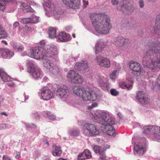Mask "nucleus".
<instances>
[{
    "instance_id": "f257e3e1",
    "label": "nucleus",
    "mask_w": 160,
    "mask_h": 160,
    "mask_svg": "<svg viewBox=\"0 0 160 160\" xmlns=\"http://www.w3.org/2000/svg\"><path fill=\"white\" fill-rule=\"evenodd\" d=\"M147 46L149 49L143 55L142 63L145 67L141 72L146 78L148 77L150 73L148 69L157 72L160 68V49H156L160 48V41L156 39L149 40Z\"/></svg>"
},
{
    "instance_id": "f03ea898",
    "label": "nucleus",
    "mask_w": 160,
    "mask_h": 160,
    "mask_svg": "<svg viewBox=\"0 0 160 160\" xmlns=\"http://www.w3.org/2000/svg\"><path fill=\"white\" fill-rule=\"evenodd\" d=\"M90 18L97 32L101 34H107L110 30L112 25L108 16L93 13L90 15Z\"/></svg>"
},
{
    "instance_id": "7ed1b4c3",
    "label": "nucleus",
    "mask_w": 160,
    "mask_h": 160,
    "mask_svg": "<svg viewBox=\"0 0 160 160\" xmlns=\"http://www.w3.org/2000/svg\"><path fill=\"white\" fill-rule=\"evenodd\" d=\"M93 118L99 123L105 126V130L107 134L110 136L115 135V129L112 126L115 123V119L111 117L106 112L101 111H96L93 115Z\"/></svg>"
},
{
    "instance_id": "20e7f679",
    "label": "nucleus",
    "mask_w": 160,
    "mask_h": 160,
    "mask_svg": "<svg viewBox=\"0 0 160 160\" xmlns=\"http://www.w3.org/2000/svg\"><path fill=\"white\" fill-rule=\"evenodd\" d=\"M73 90L75 94L82 96L83 100L85 101H94L98 97L96 92L89 88L75 86Z\"/></svg>"
},
{
    "instance_id": "39448f33",
    "label": "nucleus",
    "mask_w": 160,
    "mask_h": 160,
    "mask_svg": "<svg viewBox=\"0 0 160 160\" xmlns=\"http://www.w3.org/2000/svg\"><path fill=\"white\" fill-rule=\"evenodd\" d=\"M52 90L63 101L66 100L69 94V90L65 85L60 86L56 84H53L52 85Z\"/></svg>"
},
{
    "instance_id": "423d86ee",
    "label": "nucleus",
    "mask_w": 160,
    "mask_h": 160,
    "mask_svg": "<svg viewBox=\"0 0 160 160\" xmlns=\"http://www.w3.org/2000/svg\"><path fill=\"white\" fill-rule=\"evenodd\" d=\"M143 133L150 134L153 139L158 141L160 140V127L157 126H146L143 128Z\"/></svg>"
},
{
    "instance_id": "0eeeda50",
    "label": "nucleus",
    "mask_w": 160,
    "mask_h": 160,
    "mask_svg": "<svg viewBox=\"0 0 160 160\" xmlns=\"http://www.w3.org/2000/svg\"><path fill=\"white\" fill-rule=\"evenodd\" d=\"M133 3V0H123L120 2L117 7V9L122 13H131L134 10V8L132 5Z\"/></svg>"
},
{
    "instance_id": "6e6552de",
    "label": "nucleus",
    "mask_w": 160,
    "mask_h": 160,
    "mask_svg": "<svg viewBox=\"0 0 160 160\" xmlns=\"http://www.w3.org/2000/svg\"><path fill=\"white\" fill-rule=\"evenodd\" d=\"M27 71L31 73L32 76L35 79H37L42 75V72L41 69L33 62L28 61L27 62Z\"/></svg>"
},
{
    "instance_id": "1a4fd4ad",
    "label": "nucleus",
    "mask_w": 160,
    "mask_h": 160,
    "mask_svg": "<svg viewBox=\"0 0 160 160\" xmlns=\"http://www.w3.org/2000/svg\"><path fill=\"white\" fill-rule=\"evenodd\" d=\"M82 132L84 135L87 137H95L99 133L96 127L93 124L89 123L84 124Z\"/></svg>"
},
{
    "instance_id": "9d476101",
    "label": "nucleus",
    "mask_w": 160,
    "mask_h": 160,
    "mask_svg": "<svg viewBox=\"0 0 160 160\" xmlns=\"http://www.w3.org/2000/svg\"><path fill=\"white\" fill-rule=\"evenodd\" d=\"M40 43L38 47H34L30 50L28 55L30 57L38 60L45 57L44 47L42 46L40 42Z\"/></svg>"
},
{
    "instance_id": "9b49d317",
    "label": "nucleus",
    "mask_w": 160,
    "mask_h": 160,
    "mask_svg": "<svg viewBox=\"0 0 160 160\" xmlns=\"http://www.w3.org/2000/svg\"><path fill=\"white\" fill-rule=\"evenodd\" d=\"M42 46L44 47L45 57H51L53 55H57L58 54L56 47L54 45H46L44 41L40 42Z\"/></svg>"
},
{
    "instance_id": "f8f14e48",
    "label": "nucleus",
    "mask_w": 160,
    "mask_h": 160,
    "mask_svg": "<svg viewBox=\"0 0 160 160\" xmlns=\"http://www.w3.org/2000/svg\"><path fill=\"white\" fill-rule=\"evenodd\" d=\"M67 77L70 81L75 84L82 83L83 80L81 76L73 70L69 72L67 74Z\"/></svg>"
},
{
    "instance_id": "ddd939ff",
    "label": "nucleus",
    "mask_w": 160,
    "mask_h": 160,
    "mask_svg": "<svg viewBox=\"0 0 160 160\" xmlns=\"http://www.w3.org/2000/svg\"><path fill=\"white\" fill-rule=\"evenodd\" d=\"M43 63L44 66L53 74H57L59 72V68L51 61L47 59H44L43 61Z\"/></svg>"
},
{
    "instance_id": "4468645a",
    "label": "nucleus",
    "mask_w": 160,
    "mask_h": 160,
    "mask_svg": "<svg viewBox=\"0 0 160 160\" xmlns=\"http://www.w3.org/2000/svg\"><path fill=\"white\" fill-rule=\"evenodd\" d=\"M136 98L139 102L142 105H146L149 103V98L143 92L139 91L137 92Z\"/></svg>"
},
{
    "instance_id": "2eb2a0df",
    "label": "nucleus",
    "mask_w": 160,
    "mask_h": 160,
    "mask_svg": "<svg viewBox=\"0 0 160 160\" xmlns=\"http://www.w3.org/2000/svg\"><path fill=\"white\" fill-rule=\"evenodd\" d=\"M145 146V142L135 143L134 152V154L138 156H142L144 153V147Z\"/></svg>"
},
{
    "instance_id": "dca6fc26",
    "label": "nucleus",
    "mask_w": 160,
    "mask_h": 160,
    "mask_svg": "<svg viewBox=\"0 0 160 160\" xmlns=\"http://www.w3.org/2000/svg\"><path fill=\"white\" fill-rule=\"evenodd\" d=\"M63 3L70 8L74 9L79 8L80 0H62Z\"/></svg>"
},
{
    "instance_id": "f3484780",
    "label": "nucleus",
    "mask_w": 160,
    "mask_h": 160,
    "mask_svg": "<svg viewBox=\"0 0 160 160\" xmlns=\"http://www.w3.org/2000/svg\"><path fill=\"white\" fill-rule=\"evenodd\" d=\"M93 150L95 153L98 154L99 155L98 160H106L105 153L106 149L104 148L96 145L93 147Z\"/></svg>"
},
{
    "instance_id": "a211bd4d",
    "label": "nucleus",
    "mask_w": 160,
    "mask_h": 160,
    "mask_svg": "<svg viewBox=\"0 0 160 160\" xmlns=\"http://www.w3.org/2000/svg\"><path fill=\"white\" fill-rule=\"evenodd\" d=\"M48 87H45L42 88V92L41 93L42 97L45 100H48L51 98L53 96V93L52 90Z\"/></svg>"
},
{
    "instance_id": "6ab92c4d",
    "label": "nucleus",
    "mask_w": 160,
    "mask_h": 160,
    "mask_svg": "<svg viewBox=\"0 0 160 160\" xmlns=\"http://www.w3.org/2000/svg\"><path fill=\"white\" fill-rule=\"evenodd\" d=\"M96 59L98 63L100 66L104 68H108L110 67V61L108 58L99 55L97 56Z\"/></svg>"
},
{
    "instance_id": "aec40b11",
    "label": "nucleus",
    "mask_w": 160,
    "mask_h": 160,
    "mask_svg": "<svg viewBox=\"0 0 160 160\" xmlns=\"http://www.w3.org/2000/svg\"><path fill=\"white\" fill-rule=\"evenodd\" d=\"M114 44L118 47L127 45L130 43L128 39H125L122 37H118L116 38L114 40Z\"/></svg>"
},
{
    "instance_id": "412c9836",
    "label": "nucleus",
    "mask_w": 160,
    "mask_h": 160,
    "mask_svg": "<svg viewBox=\"0 0 160 160\" xmlns=\"http://www.w3.org/2000/svg\"><path fill=\"white\" fill-rule=\"evenodd\" d=\"M153 29V33L160 37V13L156 17V23Z\"/></svg>"
},
{
    "instance_id": "4be33fe9",
    "label": "nucleus",
    "mask_w": 160,
    "mask_h": 160,
    "mask_svg": "<svg viewBox=\"0 0 160 160\" xmlns=\"http://www.w3.org/2000/svg\"><path fill=\"white\" fill-rule=\"evenodd\" d=\"M129 67L133 71L137 72H141V66L137 62L131 61L130 62Z\"/></svg>"
},
{
    "instance_id": "5701e85b",
    "label": "nucleus",
    "mask_w": 160,
    "mask_h": 160,
    "mask_svg": "<svg viewBox=\"0 0 160 160\" xmlns=\"http://www.w3.org/2000/svg\"><path fill=\"white\" fill-rule=\"evenodd\" d=\"M105 47L104 42L101 40H99L96 43L95 47V52L96 54L101 52Z\"/></svg>"
},
{
    "instance_id": "b1692460",
    "label": "nucleus",
    "mask_w": 160,
    "mask_h": 160,
    "mask_svg": "<svg viewBox=\"0 0 160 160\" xmlns=\"http://www.w3.org/2000/svg\"><path fill=\"white\" fill-rule=\"evenodd\" d=\"M13 55V52L11 51L8 49L4 48L2 50V56L3 58L9 59L12 57Z\"/></svg>"
},
{
    "instance_id": "393cba45",
    "label": "nucleus",
    "mask_w": 160,
    "mask_h": 160,
    "mask_svg": "<svg viewBox=\"0 0 160 160\" xmlns=\"http://www.w3.org/2000/svg\"><path fill=\"white\" fill-rule=\"evenodd\" d=\"M91 157L90 152L87 149H85L82 153L78 155V159L80 160L89 158Z\"/></svg>"
},
{
    "instance_id": "a878e982",
    "label": "nucleus",
    "mask_w": 160,
    "mask_h": 160,
    "mask_svg": "<svg viewBox=\"0 0 160 160\" xmlns=\"http://www.w3.org/2000/svg\"><path fill=\"white\" fill-rule=\"evenodd\" d=\"M69 35L63 32H61L57 35V38L62 42L68 41L69 38Z\"/></svg>"
},
{
    "instance_id": "bb28decb",
    "label": "nucleus",
    "mask_w": 160,
    "mask_h": 160,
    "mask_svg": "<svg viewBox=\"0 0 160 160\" xmlns=\"http://www.w3.org/2000/svg\"><path fill=\"white\" fill-rule=\"evenodd\" d=\"M62 151L61 148L57 146L55 144H53L52 147V154L54 156H59L62 154Z\"/></svg>"
},
{
    "instance_id": "cd10ccee",
    "label": "nucleus",
    "mask_w": 160,
    "mask_h": 160,
    "mask_svg": "<svg viewBox=\"0 0 160 160\" xmlns=\"http://www.w3.org/2000/svg\"><path fill=\"white\" fill-rule=\"evenodd\" d=\"M0 77L4 82H6L11 81V78L2 69H0Z\"/></svg>"
},
{
    "instance_id": "c85d7f7f",
    "label": "nucleus",
    "mask_w": 160,
    "mask_h": 160,
    "mask_svg": "<svg viewBox=\"0 0 160 160\" xmlns=\"http://www.w3.org/2000/svg\"><path fill=\"white\" fill-rule=\"evenodd\" d=\"M82 62H76L75 65L77 69L78 70H83L88 68V65L87 64V61L85 60Z\"/></svg>"
},
{
    "instance_id": "c756f323",
    "label": "nucleus",
    "mask_w": 160,
    "mask_h": 160,
    "mask_svg": "<svg viewBox=\"0 0 160 160\" xmlns=\"http://www.w3.org/2000/svg\"><path fill=\"white\" fill-rule=\"evenodd\" d=\"M133 82L131 80H127L126 82H123L120 85V87L123 89L130 90L132 88Z\"/></svg>"
},
{
    "instance_id": "7c9ffc66",
    "label": "nucleus",
    "mask_w": 160,
    "mask_h": 160,
    "mask_svg": "<svg viewBox=\"0 0 160 160\" xmlns=\"http://www.w3.org/2000/svg\"><path fill=\"white\" fill-rule=\"evenodd\" d=\"M21 7L22 9L25 10V12H32L34 13L35 12V11L26 3H22L21 6Z\"/></svg>"
},
{
    "instance_id": "2f4dec72",
    "label": "nucleus",
    "mask_w": 160,
    "mask_h": 160,
    "mask_svg": "<svg viewBox=\"0 0 160 160\" xmlns=\"http://www.w3.org/2000/svg\"><path fill=\"white\" fill-rule=\"evenodd\" d=\"M12 46L13 49L18 52H21L23 51L24 47L22 44H19L16 43H13Z\"/></svg>"
},
{
    "instance_id": "473e14b6",
    "label": "nucleus",
    "mask_w": 160,
    "mask_h": 160,
    "mask_svg": "<svg viewBox=\"0 0 160 160\" xmlns=\"http://www.w3.org/2000/svg\"><path fill=\"white\" fill-rule=\"evenodd\" d=\"M56 30L52 27H50L48 31V34L50 38H57V35H56Z\"/></svg>"
},
{
    "instance_id": "72a5a7b5",
    "label": "nucleus",
    "mask_w": 160,
    "mask_h": 160,
    "mask_svg": "<svg viewBox=\"0 0 160 160\" xmlns=\"http://www.w3.org/2000/svg\"><path fill=\"white\" fill-rule=\"evenodd\" d=\"M80 133V131L77 129H72L69 130L68 132L69 135L72 137L78 136Z\"/></svg>"
},
{
    "instance_id": "f704fd0d",
    "label": "nucleus",
    "mask_w": 160,
    "mask_h": 160,
    "mask_svg": "<svg viewBox=\"0 0 160 160\" xmlns=\"http://www.w3.org/2000/svg\"><path fill=\"white\" fill-rule=\"evenodd\" d=\"M99 84L102 89L104 91L108 90L109 88V86L108 84L105 83L102 80H100L99 81Z\"/></svg>"
},
{
    "instance_id": "c9c22d12",
    "label": "nucleus",
    "mask_w": 160,
    "mask_h": 160,
    "mask_svg": "<svg viewBox=\"0 0 160 160\" xmlns=\"http://www.w3.org/2000/svg\"><path fill=\"white\" fill-rule=\"evenodd\" d=\"M7 37L6 31L1 27H0V39H3Z\"/></svg>"
},
{
    "instance_id": "e433bc0d",
    "label": "nucleus",
    "mask_w": 160,
    "mask_h": 160,
    "mask_svg": "<svg viewBox=\"0 0 160 160\" xmlns=\"http://www.w3.org/2000/svg\"><path fill=\"white\" fill-rule=\"evenodd\" d=\"M9 2L8 0H0V10L3 11L5 9L6 3Z\"/></svg>"
},
{
    "instance_id": "4c0bfd02",
    "label": "nucleus",
    "mask_w": 160,
    "mask_h": 160,
    "mask_svg": "<svg viewBox=\"0 0 160 160\" xmlns=\"http://www.w3.org/2000/svg\"><path fill=\"white\" fill-rule=\"evenodd\" d=\"M46 6L47 7L50 9L51 10L53 11L55 10L54 6L53 4L50 1H48L46 3Z\"/></svg>"
},
{
    "instance_id": "58836bf2",
    "label": "nucleus",
    "mask_w": 160,
    "mask_h": 160,
    "mask_svg": "<svg viewBox=\"0 0 160 160\" xmlns=\"http://www.w3.org/2000/svg\"><path fill=\"white\" fill-rule=\"evenodd\" d=\"M38 17H37L36 16L33 15L31 18H29L30 23H37L38 22Z\"/></svg>"
},
{
    "instance_id": "ea45409f",
    "label": "nucleus",
    "mask_w": 160,
    "mask_h": 160,
    "mask_svg": "<svg viewBox=\"0 0 160 160\" xmlns=\"http://www.w3.org/2000/svg\"><path fill=\"white\" fill-rule=\"evenodd\" d=\"M12 126L10 124L2 123L0 124V130L9 129L11 128Z\"/></svg>"
},
{
    "instance_id": "a19ab883",
    "label": "nucleus",
    "mask_w": 160,
    "mask_h": 160,
    "mask_svg": "<svg viewBox=\"0 0 160 160\" xmlns=\"http://www.w3.org/2000/svg\"><path fill=\"white\" fill-rule=\"evenodd\" d=\"M46 114L50 119L52 120H54L55 119V116L54 115L52 114L50 112H48L46 113Z\"/></svg>"
},
{
    "instance_id": "79ce46f5",
    "label": "nucleus",
    "mask_w": 160,
    "mask_h": 160,
    "mask_svg": "<svg viewBox=\"0 0 160 160\" xmlns=\"http://www.w3.org/2000/svg\"><path fill=\"white\" fill-rule=\"evenodd\" d=\"M29 18H23L21 21V22L23 24L30 23Z\"/></svg>"
},
{
    "instance_id": "37998d69",
    "label": "nucleus",
    "mask_w": 160,
    "mask_h": 160,
    "mask_svg": "<svg viewBox=\"0 0 160 160\" xmlns=\"http://www.w3.org/2000/svg\"><path fill=\"white\" fill-rule=\"evenodd\" d=\"M32 29V28L25 26L23 28V31L24 34L27 33L28 31H30Z\"/></svg>"
},
{
    "instance_id": "c03bdc74",
    "label": "nucleus",
    "mask_w": 160,
    "mask_h": 160,
    "mask_svg": "<svg viewBox=\"0 0 160 160\" xmlns=\"http://www.w3.org/2000/svg\"><path fill=\"white\" fill-rule=\"evenodd\" d=\"M33 117L36 121H38L39 120L40 116L37 112H36L33 114Z\"/></svg>"
},
{
    "instance_id": "a18cd8bd",
    "label": "nucleus",
    "mask_w": 160,
    "mask_h": 160,
    "mask_svg": "<svg viewBox=\"0 0 160 160\" xmlns=\"http://www.w3.org/2000/svg\"><path fill=\"white\" fill-rule=\"evenodd\" d=\"M27 2L31 5L35 6L36 7H38V4L35 3L33 0H27Z\"/></svg>"
},
{
    "instance_id": "49530a36",
    "label": "nucleus",
    "mask_w": 160,
    "mask_h": 160,
    "mask_svg": "<svg viewBox=\"0 0 160 160\" xmlns=\"http://www.w3.org/2000/svg\"><path fill=\"white\" fill-rule=\"evenodd\" d=\"M110 92L112 95L114 96H117L119 94L118 92L114 89H112L110 91Z\"/></svg>"
},
{
    "instance_id": "de8ad7c7",
    "label": "nucleus",
    "mask_w": 160,
    "mask_h": 160,
    "mask_svg": "<svg viewBox=\"0 0 160 160\" xmlns=\"http://www.w3.org/2000/svg\"><path fill=\"white\" fill-rule=\"evenodd\" d=\"M117 72L116 70L114 71L110 75V78L112 79H114L116 78V74Z\"/></svg>"
},
{
    "instance_id": "09e8293b",
    "label": "nucleus",
    "mask_w": 160,
    "mask_h": 160,
    "mask_svg": "<svg viewBox=\"0 0 160 160\" xmlns=\"http://www.w3.org/2000/svg\"><path fill=\"white\" fill-rule=\"evenodd\" d=\"M62 12L61 11L58 10L57 12H56V13L55 14V18H58L60 17V15L62 14Z\"/></svg>"
},
{
    "instance_id": "8fccbe9b",
    "label": "nucleus",
    "mask_w": 160,
    "mask_h": 160,
    "mask_svg": "<svg viewBox=\"0 0 160 160\" xmlns=\"http://www.w3.org/2000/svg\"><path fill=\"white\" fill-rule=\"evenodd\" d=\"M83 8H86L88 4V1H86L85 0H83Z\"/></svg>"
},
{
    "instance_id": "3c124183",
    "label": "nucleus",
    "mask_w": 160,
    "mask_h": 160,
    "mask_svg": "<svg viewBox=\"0 0 160 160\" xmlns=\"http://www.w3.org/2000/svg\"><path fill=\"white\" fill-rule=\"evenodd\" d=\"M139 5L140 8H143L144 6V1L143 0H140L139 1Z\"/></svg>"
},
{
    "instance_id": "603ef678",
    "label": "nucleus",
    "mask_w": 160,
    "mask_h": 160,
    "mask_svg": "<svg viewBox=\"0 0 160 160\" xmlns=\"http://www.w3.org/2000/svg\"><path fill=\"white\" fill-rule=\"evenodd\" d=\"M2 160H11V158L9 156L5 155L3 156Z\"/></svg>"
},
{
    "instance_id": "864d4df0",
    "label": "nucleus",
    "mask_w": 160,
    "mask_h": 160,
    "mask_svg": "<svg viewBox=\"0 0 160 160\" xmlns=\"http://www.w3.org/2000/svg\"><path fill=\"white\" fill-rule=\"evenodd\" d=\"M111 2L113 5H117L118 4V0H112Z\"/></svg>"
},
{
    "instance_id": "5fc2aeb1",
    "label": "nucleus",
    "mask_w": 160,
    "mask_h": 160,
    "mask_svg": "<svg viewBox=\"0 0 160 160\" xmlns=\"http://www.w3.org/2000/svg\"><path fill=\"white\" fill-rule=\"evenodd\" d=\"M42 142L46 144L48 146H49V142L48 140L46 138H43L42 140Z\"/></svg>"
},
{
    "instance_id": "6e6d98bb",
    "label": "nucleus",
    "mask_w": 160,
    "mask_h": 160,
    "mask_svg": "<svg viewBox=\"0 0 160 160\" xmlns=\"http://www.w3.org/2000/svg\"><path fill=\"white\" fill-rule=\"evenodd\" d=\"M19 23L18 22H15L13 24V27L16 28L19 25Z\"/></svg>"
},
{
    "instance_id": "4d7b16f0",
    "label": "nucleus",
    "mask_w": 160,
    "mask_h": 160,
    "mask_svg": "<svg viewBox=\"0 0 160 160\" xmlns=\"http://www.w3.org/2000/svg\"><path fill=\"white\" fill-rule=\"evenodd\" d=\"M157 85L159 87H160V77H159L157 81Z\"/></svg>"
},
{
    "instance_id": "13d9d810",
    "label": "nucleus",
    "mask_w": 160,
    "mask_h": 160,
    "mask_svg": "<svg viewBox=\"0 0 160 160\" xmlns=\"http://www.w3.org/2000/svg\"><path fill=\"white\" fill-rule=\"evenodd\" d=\"M7 85L8 86H12L14 85V83L13 82H8L7 83Z\"/></svg>"
},
{
    "instance_id": "bf43d9fd",
    "label": "nucleus",
    "mask_w": 160,
    "mask_h": 160,
    "mask_svg": "<svg viewBox=\"0 0 160 160\" xmlns=\"http://www.w3.org/2000/svg\"><path fill=\"white\" fill-rule=\"evenodd\" d=\"M92 106L93 108L96 107L97 106L98 104L96 102H94L92 104Z\"/></svg>"
},
{
    "instance_id": "052dcab7",
    "label": "nucleus",
    "mask_w": 160,
    "mask_h": 160,
    "mask_svg": "<svg viewBox=\"0 0 160 160\" xmlns=\"http://www.w3.org/2000/svg\"><path fill=\"white\" fill-rule=\"evenodd\" d=\"M20 157V153L19 152H17V156L15 157L16 158H18Z\"/></svg>"
},
{
    "instance_id": "680f3d73",
    "label": "nucleus",
    "mask_w": 160,
    "mask_h": 160,
    "mask_svg": "<svg viewBox=\"0 0 160 160\" xmlns=\"http://www.w3.org/2000/svg\"><path fill=\"white\" fill-rule=\"evenodd\" d=\"M48 79V78L47 77L45 76L44 78H43L42 80L43 82H45Z\"/></svg>"
},
{
    "instance_id": "e2e57ef3",
    "label": "nucleus",
    "mask_w": 160,
    "mask_h": 160,
    "mask_svg": "<svg viewBox=\"0 0 160 160\" xmlns=\"http://www.w3.org/2000/svg\"><path fill=\"white\" fill-rule=\"evenodd\" d=\"M1 114L2 115H4L5 116H7V114L5 112H2L1 113Z\"/></svg>"
},
{
    "instance_id": "0e129e2a",
    "label": "nucleus",
    "mask_w": 160,
    "mask_h": 160,
    "mask_svg": "<svg viewBox=\"0 0 160 160\" xmlns=\"http://www.w3.org/2000/svg\"><path fill=\"white\" fill-rule=\"evenodd\" d=\"M3 103L2 99H0V108L1 106V104Z\"/></svg>"
},
{
    "instance_id": "69168bd1",
    "label": "nucleus",
    "mask_w": 160,
    "mask_h": 160,
    "mask_svg": "<svg viewBox=\"0 0 160 160\" xmlns=\"http://www.w3.org/2000/svg\"><path fill=\"white\" fill-rule=\"evenodd\" d=\"M93 108V107H92V105H90V106H88V109H91L92 108Z\"/></svg>"
},
{
    "instance_id": "338daca9",
    "label": "nucleus",
    "mask_w": 160,
    "mask_h": 160,
    "mask_svg": "<svg viewBox=\"0 0 160 160\" xmlns=\"http://www.w3.org/2000/svg\"><path fill=\"white\" fill-rule=\"evenodd\" d=\"M118 116L121 118H122V114L120 112H118Z\"/></svg>"
},
{
    "instance_id": "774afa93",
    "label": "nucleus",
    "mask_w": 160,
    "mask_h": 160,
    "mask_svg": "<svg viewBox=\"0 0 160 160\" xmlns=\"http://www.w3.org/2000/svg\"><path fill=\"white\" fill-rule=\"evenodd\" d=\"M2 42L5 45H7L8 44L7 42L6 41L4 40L2 41Z\"/></svg>"
}]
</instances>
